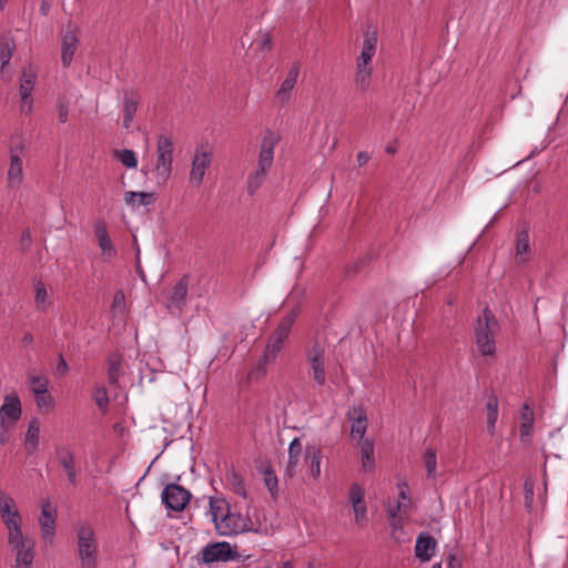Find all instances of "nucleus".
I'll return each mask as SVG.
<instances>
[{
	"label": "nucleus",
	"mask_w": 568,
	"mask_h": 568,
	"mask_svg": "<svg viewBox=\"0 0 568 568\" xmlns=\"http://www.w3.org/2000/svg\"><path fill=\"white\" fill-rule=\"evenodd\" d=\"M0 518L8 530V544L16 554L17 568H31L34 542L22 532V516L16 500L0 490Z\"/></svg>",
	"instance_id": "nucleus-1"
},
{
	"label": "nucleus",
	"mask_w": 568,
	"mask_h": 568,
	"mask_svg": "<svg viewBox=\"0 0 568 568\" xmlns=\"http://www.w3.org/2000/svg\"><path fill=\"white\" fill-rule=\"evenodd\" d=\"M378 33L375 27H367L363 32V45L356 61L355 88L364 92L371 84L373 73V57L376 53Z\"/></svg>",
	"instance_id": "nucleus-2"
},
{
	"label": "nucleus",
	"mask_w": 568,
	"mask_h": 568,
	"mask_svg": "<svg viewBox=\"0 0 568 568\" xmlns=\"http://www.w3.org/2000/svg\"><path fill=\"white\" fill-rule=\"evenodd\" d=\"M278 141V135L272 131H267L263 136L260 144L257 166L247 176V192L250 195L255 194L263 184L265 176L273 164L274 150Z\"/></svg>",
	"instance_id": "nucleus-3"
},
{
	"label": "nucleus",
	"mask_w": 568,
	"mask_h": 568,
	"mask_svg": "<svg viewBox=\"0 0 568 568\" xmlns=\"http://www.w3.org/2000/svg\"><path fill=\"white\" fill-rule=\"evenodd\" d=\"M173 164V142L161 134L156 141V160L152 169L144 171L148 179L158 186L164 185L171 176Z\"/></svg>",
	"instance_id": "nucleus-4"
},
{
	"label": "nucleus",
	"mask_w": 568,
	"mask_h": 568,
	"mask_svg": "<svg viewBox=\"0 0 568 568\" xmlns=\"http://www.w3.org/2000/svg\"><path fill=\"white\" fill-rule=\"evenodd\" d=\"M498 332L499 323L494 313L486 307L475 325V342L483 356L493 357L495 355V337Z\"/></svg>",
	"instance_id": "nucleus-5"
},
{
	"label": "nucleus",
	"mask_w": 568,
	"mask_h": 568,
	"mask_svg": "<svg viewBox=\"0 0 568 568\" xmlns=\"http://www.w3.org/2000/svg\"><path fill=\"white\" fill-rule=\"evenodd\" d=\"M77 537L81 568H95L98 544L94 538L93 528L89 524H80Z\"/></svg>",
	"instance_id": "nucleus-6"
},
{
	"label": "nucleus",
	"mask_w": 568,
	"mask_h": 568,
	"mask_svg": "<svg viewBox=\"0 0 568 568\" xmlns=\"http://www.w3.org/2000/svg\"><path fill=\"white\" fill-rule=\"evenodd\" d=\"M37 82V72L31 68H24L19 77V112L31 114L33 111L32 92Z\"/></svg>",
	"instance_id": "nucleus-7"
},
{
	"label": "nucleus",
	"mask_w": 568,
	"mask_h": 568,
	"mask_svg": "<svg viewBox=\"0 0 568 568\" xmlns=\"http://www.w3.org/2000/svg\"><path fill=\"white\" fill-rule=\"evenodd\" d=\"M306 361L313 373V378L318 386L326 382V347L323 343L314 342L306 351Z\"/></svg>",
	"instance_id": "nucleus-8"
},
{
	"label": "nucleus",
	"mask_w": 568,
	"mask_h": 568,
	"mask_svg": "<svg viewBox=\"0 0 568 568\" xmlns=\"http://www.w3.org/2000/svg\"><path fill=\"white\" fill-rule=\"evenodd\" d=\"M192 498L190 490L181 485L168 484L161 494L162 503L168 509L173 511H182Z\"/></svg>",
	"instance_id": "nucleus-9"
},
{
	"label": "nucleus",
	"mask_w": 568,
	"mask_h": 568,
	"mask_svg": "<svg viewBox=\"0 0 568 568\" xmlns=\"http://www.w3.org/2000/svg\"><path fill=\"white\" fill-rule=\"evenodd\" d=\"M212 163V154L204 149H196L192 159L189 181L195 186H200L203 181L207 169Z\"/></svg>",
	"instance_id": "nucleus-10"
},
{
	"label": "nucleus",
	"mask_w": 568,
	"mask_h": 568,
	"mask_svg": "<svg viewBox=\"0 0 568 568\" xmlns=\"http://www.w3.org/2000/svg\"><path fill=\"white\" fill-rule=\"evenodd\" d=\"M250 525L251 520L247 516L230 510L217 524V530L222 535H236L250 530Z\"/></svg>",
	"instance_id": "nucleus-11"
},
{
	"label": "nucleus",
	"mask_w": 568,
	"mask_h": 568,
	"mask_svg": "<svg viewBox=\"0 0 568 568\" xmlns=\"http://www.w3.org/2000/svg\"><path fill=\"white\" fill-rule=\"evenodd\" d=\"M187 290H189V276L184 275L175 283V285L172 287V290L170 292H168V294H166L165 304H166L168 310L182 311V308L186 302Z\"/></svg>",
	"instance_id": "nucleus-12"
},
{
	"label": "nucleus",
	"mask_w": 568,
	"mask_h": 568,
	"mask_svg": "<svg viewBox=\"0 0 568 568\" xmlns=\"http://www.w3.org/2000/svg\"><path fill=\"white\" fill-rule=\"evenodd\" d=\"M300 74V64L294 63L288 70L284 81L281 83L280 88L275 92L274 102L278 105L286 104L290 99L292 91L296 84L297 78Z\"/></svg>",
	"instance_id": "nucleus-13"
},
{
	"label": "nucleus",
	"mask_w": 568,
	"mask_h": 568,
	"mask_svg": "<svg viewBox=\"0 0 568 568\" xmlns=\"http://www.w3.org/2000/svg\"><path fill=\"white\" fill-rule=\"evenodd\" d=\"M57 511L50 503H44L41 507L39 518L42 538L45 541H52L55 532Z\"/></svg>",
	"instance_id": "nucleus-14"
},
{
	"label": "nucleus",
	"mask_w": 568,
	"mask_h": 568,
	"mask_svg": "<svg viewBox=\"0 0 568 568\" xmlns=\"http://www.w3.org/2000/svg\"><path fill=\"white\" fill-rule=\"evenodd\" d=\"M21 416V402L17 394H10L4 397V403L0 407L1 422L14 425Z\"/></svg>",
	"instance_id": "nucleus-15"
},
{
	"label": "nucleus",
	"mask_w": 568,
	"mask_h": 568,
	"mask_svg": "<svg viewBox=\"0 0 568 568\" xmlns=\"http://www.w3.org/2000/svg\"><path fill=\"white\" fill-rule=\"evenodd\" d=\"M437 548L436 539L427 532H420L415 544V557L426 562L432 559Z\"/></svg>",
	"instance_id": "nucleus-16"
},
{
	"label": "nucleus",
	"mask_w": 568,
	"mask_h": 568,
	"mask_svg": "<svg viewBox=\"0 0 568 568\" xmlns=\"http://www.w3.org/2000/svg\"><path fill=\"white\" fill-rule=\"evenodd\" d=\"M58 462L60 466L63 468L68 480L71 485H77L78 477H77V469H75V462H74V455L71 452L70 448L65 446H60L55 450Z\"/></svg>",
	"instance_id": "nucleus-17"
},
{
	"label": "nucleus",
	"mask_w": 568,
	"mask_h": 568,
	"mask_svg": "<svg viewBox=\"0 0 568 568\" xmlns=\"http://www.w3.org/2000/svg\"><path fill=\"white\" fill-rule=\"evenodd\" d=\"M24 181L23 160L21 156H10L7 170V186L11 190L20 187Z\"/></svg>",
	"instance_id": "nucleus-18"
},
{
	"label": "nucleus",
	"mask_w": 568,
	"mask_h": 568,
	"mask_svg": "<svg viewBox=\"0 0 568 568\" xmlns=\"http://www.w3.org/2000/svg\"><path fill=\"white\" fill-rule=\"evenodd\" d=\"M231 559V547L227 542L209 545L202 550V560L205 564L226 561Z\"/></svg>",
	"instance_id": "nucleus-19"
},
{
	"label": "nucleus",
	"mask_w": 568,
	"mask_h": 568,
	"mask_svg": "<svg viewBox=\"0 0 568 568\" xmlns=\"http://www.w3.org/2000/svg\"><path fill=\"white\" fill-rule=\"evenodd\" d=\"M348 417L352 420L351 436L358 438V442L365 440L364 435L367 428V418L364 408L362 406L354 407L352 412L348 413Z\"/></svg>",
	"instance_id": "nucleus-20"
},
{
	"label": "nucleus",
	"mask_w": 568,
	"mask_h": 568,
	"mask_svg": "<svg viewBox=\"0 0 568 568\" xmlns=\"http://www.w3.org/2000/svg\"><path fill=\"white\" fill-rule=\"evenodd\" d=\"M140 97L134 91H125L123 100V126L130 129L135 116Z\"/></svg>",
	"instance_id": "nucleus-21"
},
{
	"label": "nucleus",
	"mask_w": 568,
	"mask_h": 568,
	"mask_svg": "<svg viewBox=\"0 0 568 568\" xmlns=\"http://www.w3.org/2000/svg\"><path fill=\"white\" fill-rule=\"evenodd\" d=\"M78 38L73 30H68L62 36L61 61L63 67H69L77 51Z\"/></svg>",
	"instance_id": "nucleus-22"
},
{
	"label": "nucleus",
	"mask_w": 568,
	"mask_h": 568,
	"mask_svg": "<svg viewBox=\"0 0 568 568\" xmlns=\"http://www.w3.org/2000/svg\"><path fill=\"white\" fill-rule=\"evenodd\" d=\"M297 313L295 311L290 312L284 316L276 328L272 332L270 337L284 345V342L288 338L291 329L295 323Z\"/></svg>",
	"instance_id": "nucleus-23"
},
{
	"label": "nucleus",
	"mask_w": 568,
	"mask_h": 568,
	"mask_svg": "<svg viewBox=\"0 0 568 568\" xmlns=\"http://www.w3.org/2000/svg\"><path fill=\"white\" fill-rule=\"evenodd\" d=\"M534 429V410L528 404H524L520 410L519 436L521 442H528Z\"/></svg>",
	"instance_id": "nucleus-24"
},
{
	"label": "nucleus",
	"mask_w": 568,
	"mask_h": 568,
	"mask_svg": "<svg viewBox=\"0 0 568 568\" xmlns=\"http://www.w3.org/2000/svg\"><path fill=\"white\" fill-rule=\"evenodd\" d=\"M303 454L302 442L298 437H295L288 446V460L286 465V474L293 476L297 466L300 465L301 457Z\"/></svg>",
	"instance_id": "nucleus-25"
},
{
	"label": "nucleus",
	"mask_w": 568,
	"mask_h": 568,
	"mask_svg": "<svg viewBox=\"0 0 568 568\" xmlns=\"http://www.w3.org/2000/svg\"><path fill=\"white\" fill-rule=\"evenodd\" d=\"M16 51V42L10 37H2L0 39V73L4 77L7 72V68L10 63V60Z\"/></svg>",
	"instance_id": "nucleus-26"
},
{
	"label": "nucleus",
	"mask_w": 568,
	"mask_h": 568,
	"mask_svg": "<svg viewBox=\"0 0 568 568\" xmlns=\"http://www.w3.org/2000/svg\"><path fill=\"white\" fill-rule=\"evenodd\" d=\"M40 436V422L38 418H32L29 422L28 429L24 438V447L28 454H33L39 446Z\"/></svg>",
	"instance_id": "nucleus-27"
},
{
	"label": "nucleus",
	"mask_w": 568,
	"mask_h": 568,
	"mask_svg": "<svg viewBox=\"0 0 568 568\" xmlns=\"http://www.w3.org/2000/svg\"><path fill=\"white\" fill-rule=\"evenodd\" d=\"M362 469L371 473L375 469L374 444L371 439L359 440Z\"/></svg>",
	"instance_id": "nucleus-28"
},
{
	"label": "nucleus",
	"mask_w": 568,
	"mask_h": 568,
	"mask_svg": "<svg viewBox=\"0 0 568 568\" xmlns=\"http://www.w3.org/2000/svg\"><path fill=\"white\" fill-rule=\"evenodd\" d=\"M321 449L316 446H307L305 450V460L310 465L311 475L316 479L321 476Z\"/></svg>",
	"instance_id": "nucleus-29"
},
{
	"label": "nucleus",
	"mask_w": 568,
	"mask_h": 568,
	"mask_svg": "<svg viewBox=\"0 0 568 568\" xmlns=\"http://www.w3.org/2000/svg\"><path fill=\"white\" fill-rule=\"evenodd\" d=\"M486 424L487 432L490 436L495 434L496 423L498 419V399L496 396H489L486 403Z\"/></svg>",
	"instance_id": "nucleus-30"
},
{
	"label": "nucleus",
	"mask_w": 568,
	"mask_h": 568,
	"mask_svg": "<svg viewBox=\"0 0 568 568\" xmlns=\"http://www.w3.org/2000/svg\"><path fill=\"white\" fill-rule=\"evenodd\" d=\"M229 511L230 506L225 499L214 497L210 498V513L216 528L217 524H220V520H222V518H224V516L227 515Z\"/></svg>",
	"instance_id": "nucleus-31"
},
{
	"label": "nucleus",
	"mask_w": 568,
	"mask_h": 568,
	"mask_svg": "<svg viewBox=\"0 0 568 568\" xmlns=\"http://www.w3.org/2000/svg\"><path fill=\"white\" fill-rule=\"evenodd\" d=\"M530 253L529 246V234L528 231L523 230L517 234L516 241V258L519 263H525L528 261V256Z\"/></svg>",
	"instance_id": "nucleus-32"
},
{
	"label": "nucleus",
	"mask_w": 568,
	"mask_h": 568,
	"mask_svg": "<svg viewBox=\"0 0 568 568\" xmlns=\"http://www.w3.org/2000/svg\"><path fill=\"white\" fill-rule=\"evenodd\" d=\"M226 483L229 488L237 496L246 499L247 490L243 477L235 470L226 474Z\"/></svg>",
	"instance_id": "nucleus-33"
},
{
	"label": "nucleus",
	"mask_w": 568,
	"mask_h": 568,
	"mask_svg": "<svg viewBox=\"0 0 568 568\" xmlns=\"http://www.w3.org/2000/svg\"><path fill=\"white\" fill-rule=\"evenodd\" d=\"M155 200L153 193L149 192H134L129 191L124 194V201L128 205L135 206V205H150Z\"/></svg>",
	"instance_id": "nucleus-34"
},
{
	"label": "nucleus",
	"mask_w": 568,
	"mask_h": 568,
	"mask_svg": "<svg viewBox=\"0 0 568 568\" xmlns=\"http://www.w3.org/2000/svg\"><path fill=\"white\" fill-rule=\"evenodd\" d=\"M122 365V356L120 354H111L108 357V381L110 385H116L120 377V368Z\"/></svg>",
	"instance_id": "nucleus-35"
},
{
	"label": "nucleus",
	"mask_w": 568,
	"mask_h": 568,
	"mask_svg": "<svg viewBox=\"0 0 568 568\" xmlns=\"http://www.w3.org/2000/svg\"><path fill=\"white\" fill-rule=\"evenodd\" d=\"M28 384L30 390L36 395L38 393H44L49 386V379L42 374H37L33 371L27 374Z\"/></svg>",
	"instance_id": "nucleus-36"
},
{
	"label": "nucleus",
	"mask_w": 568,
	"mask_h": 568,
	"mask_svg": "<svg viewBox=\"0 0 568 568\" xmlns=\"http://www.w3.org/2000/svg\"><path fill=\"white\" fill-rule=\"evenodd\" d=\"M398 487V501L396 504V510H403V514H407L410 508L412 500L408 496L409 487L406 481H402L397 485Z\"/></svg>",
	"instance_id": "nucleus-37"
},
{
	"label": "nucleus",
	"mask_w": 568,
	"mask_h": 568,
	"mask_svg": "<svg viewBox=\"0 0 568 568\" xmlns=\"http://www.w3.org/2000/svg\"><path fill=\"white\" fill-rule=\"evenodd\" d=\"M272 363V361H265V356L262 355L261 358L250 369L247 378L250 381H258L265 377L267 374V365Z\"/></svg>",
	"instance_id": "nucleus-38"
},
{
	"label": "nucleus",
	"mask_w": 568,
	"mask_h": 568,
	"mask_svg": "<svg viewBox=\"0 0 568 568\" xmlns=\"http://www.w3.org/2000/svg\"><path fill=\"white\" fill-rule=\"evenodd\" d=\"M254 50L260 52H268L273 49V38L268 31H260L257 38L253 42Z\"/></svg>",
	"instance_id": "nucleus-39"
},
{
	"label": "nucleus",
	"mask_w": 568,
	"mask_h": 568,
	"mask_svg": "<svg viewBox=\"0 0 568 568\" xmlns=\"http://www.w3.org/2000/svg\"><path fill=\"white\" fill-rule=\"evenodd\" d=\"M114 158L128 169H135L138 166V158L132 150H115Z\"/></svg>",
	"instance_id": "nucleus-40"
},
{
	"label": "nucleus",
	"mask_w": 568,
	"mask_h": 568,
	"mask_svg": "<svg viewBox=\"0 0 568 568\" xmlns=\"http://www.w3.org/2000/svg\"><path fill=\"white\" fill-rule=\"evenodd\" d=\"M263 480L272 497H276L278 480L274 469L271 466L264 468Z\"/></svg>",
	"instance_id": "nucleus-41"
},
{
	"label": "nucleus",
	"mask_w": 568,
	"mask_h": 568,
	"mask_svg": "<svg viewBox=\"0 0 568 568\" xmlns=\"http://www.w3.org/2000/svg\"><path fill=\"white\" fill-rule=\"evenodd\" d=\"M282 348L283 344L268 337L265 349L262 355L265 356V361H272L274 363L278 354L281 353Z\"/></svg>",
	"instance_id": "nucleus-42"
},
{
	"label": "nucleus",
	"mask_w": 568,
	"mask_h": 568,
	"mask_svg": "<svg viewBox=\"0 0 568 568\" xmlns=\"http://www.w3.org/2000/svg\"><path fill=\"white\" fill-rule=\"evenodd\" d=\"M34 303L39 310H47L48 303V293L44 284L42 282H38L36 285V296Z\"/></svg>",
	"instance_id": "nucleus-43"
},
{
	"label": "nucleus",
	"mask_w": 568,
	"mask_h": 568,
	"mask_svg": "<svg viewBox=\"0 0 568 568\" xmlns=\"http://www.w3.org/2000/svg\"><path fill=\"white\" fill-rule=\"evenodd\" d=\"M424 463L429 477H435L436 474V452L433 448L426 449L424 454Z\"/></svg>",
	"instance_id": "nucleus-44"
},
{
	"label": "nucleus",
	"mask_w": 568,
	"mask_h": 568,
	"mask_svg": "<svg viewBox=\"0 0 568 568\" xmlns=\"http://www.w3.org/2000/svg\"><path fill=\"white\" fill-rule=\"evenodd\" d=\"M125 311V296L122 291H116L113 295L111 312L113 315L123 314Z\"/></svg>",
	"instance_id": "nucleus-45"
},
{
	"label": "nucleus",
	"mask_w": 568,
	"mask_h": 568,
	"mask_svg": "<svg viewBox=\"0 0 568 568\" xmlns=\"http://www.w3.org/2000/svg\"><path fill=\"white\" fill-rule=\"evenodd\" d=\"M24 149L26 144L21 136L11 138L8 145L9 158L13 155L21 156Z\"/></svg>",
	"instance_id": "nucleus-46"
},
{
	"label": "nucleus",
	"mask_w": 568,
	"mask_h": 568,
	"mask_svg": "<svg viewBox=\"0 0 568 568\" xmlns=\"http://www.w3.org/2000/svg\"><path fill=\"white\" fill-rule=\"evenodd\" d=\"M349 503L352 505L365 503V491L359 484H352L349 488Z\"/></svg>",
	"instance_id": "nucleus-47"
},
{
	"label": "nucleus",
	"mask_w": 568,
	"mask_h": 568,
	"mask_svg": "<svg viewBox=\"0 0 568 568\" xmlns=\"http://www.w3.org/2000/svg\"><path fill=\"white\" fill-rule=\"evenodd\" d=\"M93 399L99 408L103 409L109 404V396L104 387H97L93 394Z\"/></svg>",
	"instance_id": "nucleus-48"
},
{
	"label": "nucleus",
	"mask_w": 568,
	"mask_h": 568,
	"mask_svg": "<svg viewBox=\"0 0 568 568\" xmlns=\"http://www.w3.org/2000/svg\"><path fill=\"white\" fill-rule=\"evenodd\" d=\"M98 242H99V247L102 251L103 256H105L108 258L114 256L115 248H114V245H113L110 236L106 239H102Z\"/></svg>",
	"instance_id": "nucleus-49"
},
{
	"label": "nucleus",
	"mask_w": 568,
	"mask_h": 568,
	"mask_svg": "<svg viewBox=\"0 0 568 568\" xmlns=\"http://www.w3.org/2000/svg\"><path fill=\"white\" fill-rule=\"evenodd\" d=\"M58 109V119L60 123H65L68 121L69 114V103L64 99L59 98L57 102Z\"/></svg>",
	"instance_id": "nucleus-50"
},
{
	"label": "nucleus",
	"mask_w": 568,
	"mask_h": 568,
	"mask_svg": "<svg viewBox=\"0 0 568 568\" xmlns=\"http://www.w3.org/2000/svg\"><path fill=\"white\" fill-rule=\"evenodd\" d=\"M36 396V403L39 408L42 407H51L53 405L52 396L49 390H44V393H38Z\"/></svg>",
	"instance_id": "nucleus-51"
},
{
	"label": "nucleus",
	"mask_w": 568,
	"mask_h": 568,
	"mask_svg": "<svg viewBox=\"0 0 568 568\" xmlns=\"http://www.w3.org/2000/svg\"><path fill=\"white\" fill-rule=\"evenodd\" d=\"M388 525L392 529V537L399 540L398 534L403 531V519L400 516L388 519Z\"/></svg>",
	"instance_id": "nucleus-52"
},
{
	"label": "nucleus",
	"mask_w": 568,
	"mask_h": 568,
	"mask_svg": "<svg viewBox=\"0 0 568 568\" xmlns=\"http://www.w3.org/2000/svg\"><path fill=\"white\" fill-rule=\"evenodd\" d=\"M352 506H353V510H354V515H355V521L357 524H362V523L366 521V518H367L366 503L356 504V505H352Z\"/></svg>",
	"instance_id": "nucleus-53"
},
{
	"label": "nucleus",
	"mask_w": 568,
	"mask_h": 568,
	"mask_svg": "<svg viewBox=\"0 0 568 568\" xmlns=\"http://www.w3.org/2000/svg\"><path fill=\"white\" fill-rule=\"evenodd\" d=\"M13 427L12 425L7 424V422L0 423V443L7 444L10 440L11 434L10 429Z\"/></svg>",
	"instance_id": "nucleus-54"
},
{
	"label": "nucleus",
	"mask_w": 568,
	"mask_h": 568,
	"mask_svg": "<svg viewBox=\"0 0 568 568\" xmlns=\"http://www.w3.org/2000/svg\"><path fill=\"white\" fill-rule=\"evenodd\" d=\"M94 234H95L98 241L109 237V233H108L106 225L104 222H97L94 224Z\"/></svg>",
	"instance_id": "nucleus-55"
},
{
	"label": "nucleus",
	"mask_w": 568,
	"mask_h": 568,
	"mask_svg": "<svg viewBox=\"0 0 568 568\" xmlns=\"http://www.w3.org/2000/svg\"><path fill=\"white\" fill-rule=\"evenodd\" d=\"M69 367L67 362L64 361L63 356H59V362L57 364L55 372L57 374L64 375L68 372Z\"/></svg>",
	"instance_id": "nucleus-56"
},
{
	"label": "nucleus",
	"mask_w": 568,
	"mask_h": 568,
	"mask_svg": "<svg viewBox=\"0 0 568 568\" xmlns=\"http://www.w3.org/2000/svg\"><path fill=\"white\" fill-rule=\"evenodd\" d=\"M369 159H371V155L365 151H361L357 154V163L359 166L365 165L369 161Z\"/></svg>",
	"instance_id": "nucleus-57"
},
{
	"label": "nucleus",
	"mask_w": 568,
	"mask_h": 568,
	"mask_svg": "<svg viewBox=\"0 0 568 568\" xmlns=\"http://www.w3.org/2000/svg\"><path fill=\"white\" fill-rule=\"evenodd\" d=\"M386 513H387V519H390V518L398 517L399 514L403 513V510H396V506H394V507L387 508Z\"/></svg>",
	"instance_id": "nucleus-58"
},
{
	"label": "nucleus",
	"mask_w": 568,
	"mask_h": 568,
	"mask_svg": "<svg viewBox=\"0 0 568 568\" xmlns=\"http://www.w3.org/2000/svg\"><path fill=\"white\" fill-rule=\"evenodd\" d=\"M447 568H460V562L456 559L454 555L449 556Z\"/></svg>",
	"instance_id": "nucleus-59"
},
{
	"label": "nucleus",
	"mask_w": 568,
	"mask_h": 568,
	"mask_svg": "<svg viewBox=\"0 0 568 568\" xmlns=\"http://www.w3.org/2000/svg\"><path fill=\"white\" fill-rule=\"evenodd\" d=\"M22 341H23V343H24V344H30V343H32V341H33V336H32L30 333H27V334L23 336V339H22Z\"/></svg>",
	"instance_id": "nucleus-60"
},
{
	"label": "nucleus",
	"mask_w": 568,
	"mask_h": 568,
	"mask_svg": "<svg viewBox=\"0 0 568 568\" xmlns=\"http://www.w3.org/2000/svg\"><path fill=\"white\" fill-rule=\"evenodd\" d=\"M531 496H532V489H529V490H528V489H526V496H525L526 500H527L528 498L531 500Z\"/></svg>",
	"instance_id": "nucleus-61"
},
{
	"label": "nucleus",
	"mask_w": 568,
	"mask_h": 568,
	"mask_svg": "<svg viewBox=\"0 0 568 568\" xmlns=\"http://www.w3.org/2000/svg\"><path fill=\"white\" fill-rule=\"evenodd\" d=\"M281 568H293L291 561H285Z\"/></svg>",
	"instance_id": "nucleus-62"
},
{
	"label": "nucleus",
	"mask_w": 568,
	"mask_h": 568,
	"mask_svg": "<svg viewBox=\"0 0 568 568\" xmlns=\"http://www.w3.org/2000/svg\"><path fill=\"white\" fill-rule=\"evenodd\" d=\"M386 152H388V153H395V152H396V149H395V148H393V146H387V148H386Z\"/></svg>",
	"instance_id": "nucleus-63"
},
{
	"label": "nucleus",
	"mask_w": 568,
	"mask_h": 568,
	"mask_svg": "<svg viewBox=\"0 0 568 568\" xmlns=\"http://www.w3.org/2000/svg\"><path fill=\"white\" fill-rule=\"evenodd\" d=\"M8 0H0V9L3 10L4 6L7 4Z\"/></svg>",
	"instance_id": "nucleus-64"
}]
</instances>
